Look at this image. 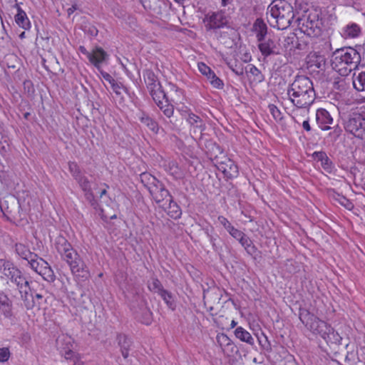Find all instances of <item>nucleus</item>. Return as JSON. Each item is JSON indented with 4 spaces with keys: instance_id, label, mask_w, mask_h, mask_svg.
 <instances>
[{
    "instance_id": "nucleus-30",
    "label": "nucleus",
    "mask_w": 365,
    "mask_h": 365,
    "mask_svg": "<svg viewBox=\"0 0 365 365\" xmlns=\"http://www.w3.org/2000/svg\"><path fill=\"white\" fill-rule=\"evenodd\" d=\"M245 72L247 75H250L252 81L255 83H261L264 80V75L262 73V72L252 64H249L245 68Z\"/></svg>"
},
{
    "instance_id": "nucleus-17",
    "label": "nucleus",
    "mask_w": 365,
    "mask_h": 365,
    "mask_svg": "<svg viewBox=\"0 0 365 365\" xmlns=\"http://www.w3.org/2000/svg\"><path fill=\"white\" fill-rule=\"evenodd\" d=\"M186 120L187 123L190 125V126L192 128L193 133H199L200 135L201 136L202 132L206 128V125L203 120L198 115L191 112L187 113Z\"/></svg>"
},
{
    "instance_id": "nucleus-49",
    "label": "nucleus",
    "mask_w": 365,
    "mask_h": 365,
    "mask_svg": "<svg viewBox=\"0 0 365 365\" xmlns=\"http://www.w3.org/2000/svg\"><path fill=\"white\" fill-rule=\"evenodd\" d=\"M110 86L113 92H115L116 95H120L121 90H123L126 93L128 92L127 88L125 87L121 83L117 82L116 81H115Z\"/></svg>"
},
{
    "instance_id": "nucleus-12",
    "label": "nucleus",
    "mask_w": 365,
    "mask_h": 365,
    "mask_svg": "<svg viewBox=\"0 0 365 365\" xmlns=\"http://www.w3.org/2000/svg\"><path fill=\"white\" fill-rule=\"evenodd\" d=\"M200 72L209 81L210 83L215 88L222 89L224 87L223 81L218 78L214 71L205 63L200 62L198 63Z\"/></svg>"
},
{
    "instance_id": "nucleus-52",
    "label": "nucleus",
    "mask_w": 365,
    "mask_h": 365,
    "mask_svg": "<svg viewBox=\"0 0 365 365\" xmlns=\"http://www.w3.org/2000/svg\"><path fill=\"white\" fill-rule=\"evenodd\" d=\"M339 197L340 198L338 200L341 205L344 206L346 208H347L349 210L354 207L352 202L349 200H348L347 198H346L344 196L339 195Z\"/></svg>"
},
{
    "instance_id": "nucleus-8",
    "label": "nucleus",
    "mask_w": 365,
    "mask_h": 365,
    "mask_svg": "<svg viewBox=\"0 0 365 365\" xmlns=\"http://www.w3.org/2000/svg\"><path fill=\"white\" fill-rule=\"evenodd\" d=\"M344 129L355 137L362 139L365 135V115L359 113L350 114L344 122Z\"/></svg>"
},
{
    "instance_id": "nucleus-20",
    "label": "nucleus",
    "mask_w": 365,
    "mask_h": 365,
    "mask_svg": "<svg viewBox=\"0 0 365 365\" xmlns=\"http://www.w3.org/2000/svg\"><path fill=\"white\" fill-rule=\"evenodd\" d=\"M144 81L146 84L149 93L155 91L161 86L158 79L154 72L150 69H146L143 71Z\"/></svg>"
},
{
    "instance_id": "nucleus-33",
    "label": "nucleus",
    "mask_w": 365,
    "mask_h": 365,
    "mask_svg": "<svg viewBox=\"0 0 365 365\" xmlns=\"http://www.w3.org/2000/svg\"><path fill=\"white\" fill-rule=\"evenodd\" d=\"M150 94L158 106L170 101L165 91L162 89V86L150 92Z\"/></svg>"
},
{
    "instance_id": "nucleus-50",
    "label": "nucleus",
    "mask_w": 365,
    "mask_h": 365,
    "mask_svg": "<svg viewBox=\"0 0 365 365\" xmlns=\"http://www.w3.org/2000/svg\"><path fill=\"white\" fill-rule=\"evenodd\" d=\"M11 353L8 347L0 348V362H6L9 360Z\"/></svg>"
},
{
    "instance_id": "nucleus-58",
    "label": "nucleus",
    "mask_w": 365,
    "mask_h": 365,
    "mask_svg": "<svg viewBox=\"0 0 365 365\" xmlns=\"http://www.w3.org/2000/svg\"><path fill=\"white\" fill-rule=\"evenodd\" d=\"M11 302L6 296L0 297V308L1 307L10 306Z\"/></svg>"
},
{
    "instance_id": "nucleus-26",
    "label": "nucleus",
    "mask_w": 365,
    "mask_h": 365,
    "mask_svg": "<svg viewBox=\"0 0 365 365\" xmlns=\"http://www.w3.org/2000/svg\"><path fill=\"white\" fill-rule=\"evenodd\" d=\"M167 202H169V205L165 208V211L167 212L168 215L174 220L180 219L182 215V210L180 206L173 200V197L168 199Z\"/></svg>"
},
{
    "instance_id": "nucleus-1",
    "label": "nucleus",
    "mask_w": 365,
    "mask_h": 365,
    "mask_svg": "<svg viewBox=\"0 0 365 365\" xmlns=\"http://www.w3.org/2000/svg\"><path fill=\"white\" fill-rule=\"evenodd\" d=\"M55 248L76 279L85 281L91 277L88 267L83 259L64 237L59 235L56 238Z\"/></svg>"
},
{
    "instance_id": "nucleus-35",
    "label": "nucleus",
    "mask_w": 365,
    "mask_h": 365,
    "mask_svg": "<svg viewBox=\"0 0 365 365\" xmlns=\"http://www.w3.org/2000/svg\"><path fill=\"white\" fill-rule=\"evenodd\" d=\"M217 220L220 225L223 226V227L233 238L237 237V235H239V232L241 230L235 228L225 217L220 215Z\"/></svg>"
},
{
    "instance_id": "nucleus-40",
    "label": "nucleus",
    "mask_w": 365,
    "mask_h": 365,
    "mask_svg": "<svg viewBox=\"0 0 365 365\" xmlns=\"http://www.w3.org/2000/svg\"><path fill=\"white\" fill-rule=\"evenodd\" d=\"M159 295L162 297L169 308H170L172 310L175 309L176 305L173 299V294L170 292L164 289L159 294Z\"/></svg>"
},
{
    "instance_id": "nucleus-61",
    "label": "nucleus",
    "mask_w": 365,
    "mask_h": 365,
    "mask_svg": "<svg viewBox=\"0 0 365 365\" xmlns=\"http://www.w3.org/2000/svg\"><path fill=\"white\" fill-rule=\"evenodd\" d=\"M78 50L81 53L85 55L88 58V60H89L90 57L92 56L91 54V52L88 51L83 46H80Z\"/></svg>"
},
{
    "instance_id": "nucleus-42",
    "label": "nucleus",
    "mask_w": 365,
    "mask_h": 365,
    "mask_svg": "<svg viewBox=\"0 0 365 365\" xmlns=\"http://www.w3.org/2000/svg\"><path fill=\"white\" fill-rule=\"evenodd\" d=\"M40 275L48 282H53L56 279V275L49 264L41 272Z\"/></svg>"
},
{
    "instance_id": "nucleus-56",
    "label": "nucleus",
    "mask_w": 365,
    "mask_h": 365,
    "mask_svg": "<svg viewBox=\"0 0 365 365\" xmlns=\"http://www.w3.org/2000/svg\"><path fill=\"white\" fill-rule=\"evenodd\" d=\"M86 32L91 36H96L98 31L94 26H89L86 29Z\"/></svg>"
},
{
    "instance_id": "nucleus-25",
    "label": "nucleus",
    "mask_w": 365,
    "mask_h": 365,
    "mask_svg": "<svg viewBox=\"0 0 365 365\" xmlns=\"http://www.w3.org/2000/svg\"><path fill=\"white\" fill-rule=\"evenodd\" d=\"M117 340L123 357L124 359H127L132 345L130 339H129L126 335L120 334L118 335Z\"/></svg>"
},
{
    "instance_id": "nucleus-16",
    "label": "nucleus",
    "mask_w": 365,
    "mask_h": 365,
    "mask_svg": "<svg viewBox=\"0 0 365 365\" xmlns=\"http://www.w3.org/2000/svg\"><path fill=\"white\" fill-rule=\"evenodd\" d=\"M299 319L301 322L307 327L314 334L315 330L319 324L318 322H321L319 318L311 314L307 310H302L299 314Z\"/></svg>"
},
{
    "instance_id": "nucleus-47",
    "label": "nucleus",
    "mask_w": 365,
    "mask_h": 365,
    "mask_svg": "<svg viewBox=\"0 0 365 365\" xmlns=\"http://www.w3.org/2000/svg\"><path fill=\"white\" fill-rule=\"evenodd\" d=\"M268 108L270 113L276 121H280L283 118L281 111L275 105L270 104Z\"/></svg>"
},
{
    "instance_id": "nucleus-14",
    "label": "nucleus",
    "mask_w": 365,
    "mask_h": 365,
    "mask_svg": "<svg viewBox=\"0 0 365 365\" xmlns=\"http://www.w3.org/2000/svg\"><path fill=\"white\" fill-rule=\"evenodd\" d=\"M319 324L314 334L321 336L327 343L332 342L335 339L334 329L324 321L318 322Z\"/></svg>"
},
{
    "instance_id": "nucleus-19",
    "label": "nucleus",
    "mask_w": 365,
    "mask_h": 365,
    "mask_svg": "<svg viewBox=\"0 0 365 365\" xmlns=\"http://www.w3.org/2000/svg\"><path fill=\"white\" fill-rule=\"evenodd\" d=\"M89 61L98 69L101 64L108 58V54L101 47H96L91 53Z\"/></svg>"
},
{
    "instance_id": "nucleus-32",
    "label": "nucleus",
    "mask_w": 365,
    "mask_h": 365,
    "mask_svg": "<svg viewBox=\"0 0 365 365\" xmlns=\"http://www.w3.org/2000/svg\"><path fill=\"white\" fill-rule=\"evenodd\" d=\"M361 34V28L355 23L346 25L343 29V36L347 38L358 37Z\"/></svg>"
},
{
    "instance_id": "nucleus-11",
    "label": "nucleus",
    "mask_w": 365,
    "mask_h": 365,
    "mask_svg": "<svg viewBox=\"0 0 365 365\" xmlns=\"http://www.w3.org/2000/svg\"><path fill=\"white\" fill-rule=\"evenodd\" d=\"M149 193L157 204H160L165 200L167 202L168 199L173 197L168 190L165 188L164 184L160 181L151 187Z\"/></svg>"
},
{
    "instance_id": "nucleus-10",
    "label": "nucleus",
    "mask_w": 365,
    "mask_h": 365,
    "mask_svg": "<svg viewBox=\"0 0 365 365\" xmlns=\"http://www.w3.org/2000/svg\"><path fill=\"white\" fill-rule=\"evenodd\" d=\"M56 342L60 349H64L65 358L73 361V365H83V362L81 361L78 355L76 354L71 349V346H72L71 337L67 336L58 337Z\"/></svg>"
},
{
    "instance_id": "nucleus-63",
    "label": "nucleus",
    "mask_w": 365,
    "mask_h": 365,
    "mask_svg": "<svg viewBox=\"0 0 365 365\" xmlns=\"http://www.w3.org/2000/svg\"><path fill=\"white\" fill-rule=\"evenodd\" d=\"M302 127L305 130L308 132L310 131L312 129L308 120H306L303 122Z\"/></svg>"
},
{
    "instance_id": "nucleus-29",
    "label": "nucleus",
    "mask_w": 365,
    "mask_h": 365,
    "mask_svg": "<svg viewBox=\"0 0 365 365\" xmlns=\"http://www.w3.org/2000/svg\"><path fill=\"white\" fill-rule=\"evenodd\" d=\"M16 253L22 259L29 262L30 259L37 257V255L31 252L29 249L21 243H17L15 245Z\"/></svg>"
},
{
    "instance_id": "nucleus-64",
    "label": "nucleus",
    "mask_w": 365,
    "mask_h": 365,
    "mask_svg": "<svg viewBox=\"0 0 365 365\" xmlns=\"http://www.w3.org/2000/svg\"><path fill=\"white\" fill-rule=\"evenodd\" d=\"M21 339H22V341H24V342L26 343V342L30 341L31 336L26 332V333H23L22 335H21Z\"/></svg>"
},
{
    "instance_id": "nucleus-51",
    "label": "nucleus",
    "mask_w": 365,
    "mask_h": 365,
    "mask_svg": "<svg viewBox=\"0 0 365 365\" xmlns=\"http://www.w3.org/2000/svg\"><path fill=\"white\" fill-rule=\"evenodd\" d=\"M32 300L31 302H34V307L36 304L38 306H41L43 303L44 296L41 293H35L34 294H31Z\"/></svg>"
},
{
    "instance_id": "nucleus-7",
    "label": "nucleus",
    "mask_w": 365,
    "mask_h": 365,
    "mask_svg": "<svg viewBox=\"0 0 365 365\" xmlns=\"http://www.w3.org/2000/svg\"><path fill=\"white\" fill-rule=\"evenodd\" d=\"M0 271L17 288L22 289V285L27 284L28 280L23 275L21 271L10 261L0 259Z\"/></svg>"
},
{
    "instance_id": "nucleus-38",
    "label": "nucleus",
    "mask_w": 365,
    "mask_h": 365,
    "mask_svg": "<svg viewBox=\"0 0 365 365\" xmlns=\"http://www.w3.org/2000/svg\"><path fill=\"white\" fill-rule=\"evenodd\" d=\"M18 289L21 294V298L24 302L26 308L27 309L33 308L34 302H31V301H29V291L30 290L29 281H27V284L22 285V289L18 288Z\"/></svg>"
},
{
    "instance_id": "nucleus-37",
    "label": "nucleus",
    "mask_w": 365,
    "mask_h": 365,
    "mask_svg": "<svg viewBox=\"0 0 365 365\" xmlns=\"http://www.w3.org/2000/svg\"><path fill=\"white\" fill-rule=\"evenodd\" d=\"M140 179L141 182L148 189V191L151 189L152 186H154L160 181L155 176L146 172L140 175Z\"/></svg>"
},
{
    "instance_id": "nucleus-48",
    "label": "nucleus",
    "mask_w": 365,
    "mask_h": 365,
    "mask_svg": "<svg viewBox=\"0 0 365 365\" xmlns=\"http://www.w3.org/2000/svg\"><path fill=\"white\" fill-rule=\"evenodd\" d=\"M243 247L250 255H255L257 252V248L250 239L249 242H246L245 245H243Z\"/></svg>"
},
{
    "instance_id": "nucleus-55",
    "label": "nucleus",
    "mask_w": 365,
    "mask_h": 365,
    "mask_svg": "<svg viewBox=\"0 0 365 365\" xmlns=\"http://www.w3.org/2000/svg\"><path fill=\"white\" fill-rule=\"evenodd\" d=\"M168 166L172 175H176L178 173V166L175 161L170 162Z\"/></svg>"
},
{
    "instance_id": "nucleus-41",
    "label": "nucleus",
    "mask_w": 365,
    "mask_h": 365,
    "mask_svg": "<svg viewBox=\"0 0 365 365\" xmlns=\"http://www.w3.org/2000/svg\"><path fill=\"white\" fill-rule=\"evenodd\" d=\"M171 101H174L171 100ZM158 107L168 118H170L173 115L174 106L170 103V101H169L168 103L161 104Z\"/></svg>"
},
{
    "instance_id": "nucleus-43",
    "label": "nucleus",
    "mask_w": 365,
    "mask_h": 365,
    "mask_svg": "<svg viewBox=\"0 0 365 365\" xmlns=\"http://www.w3.org/2000/svg\"><path fill=\"white\" fill-rule=\"evenodd\" d=\"M217 342L222 348L223 351H225L224 348L228 346H232V340L226 335L225 334H219L217 336Z\"/></svg>"
},
{
    "instance_id": "nucleus-6",
    "label": "nucleus",
    "mask_w": 365,
    "mask_h": 365,
    "mask_svg": "<svg viewBox=\"0 0 365 365\" xmlns=\"http://www.w3.org/2000/svg\"><path fill=\"white\" fill-rule=\"evenodd\" d=\"M295 23L299 29L309 37H317L322 34V19L316 12L309 13L302 18H297Z\"/></svg>"
},
{
    "instance_id": "nucleus-2",
    "label": "nucleus",
    "mask_w": 365,
    "mask_h": 365,
    "mask_svg": "<svg viewBox=\"0 0 365 365\" xmlns=\"http://www.w3.org/2000/svg\"><path fill=\"white\" fill-rule=\"evenodd\" d=\"M287 94L294 106L307 110L316 98L312 81L304 76H298L295 78L287 90Z\"/></svg>"
},
{
    "instance_id": "nucleus-9",
    "label": "nucleus",
    "mask_w": 365,
    "mask_h": 365,
    "mask_svg": "<svg viewBox=\"0 0 365 365\" xmlns=\"http://www.w3.org/2000/svg\"><path fill=\"white\" fill-rule=\"evenodd\" d=\"M204 22L205 23V28L208 31L225 26L228 20L225 13L220 11L207 14L204 19Z\"/></svg>"
},
{
    "instance_id": "nucleus-36",
    "label": "nucleus",
    "mask_w": 365,
    "mask_h": 365,
    "mask_svg": "<svg viewBox=\"0 0 365 365\" xmlns=\"http://www.w3.org/2000/svg\"><path fill=\"white\" fill-rule=\"evenodd\" d=\"M309 58L310 67L315 66L320 70H324L325 68L326 59L324 56L314 53L313 54H310Z\"/></svg>"
},
{
    "instance_id": "nucleus-44",
    "label": "nucleus",
    "mask_w": 365,
    "mask_h": 365,
    "mask_svg": "<svg viewBox=\"0 0 365 365\" xmlns=\"http://www.w3.org/2000/svg\"><path fill=\"white\" fill-rule=\"evenodd\" d=\"M148 289L158 294L165 289L160 281L157 278L153 279L152 283L148 285Z\"/></svg>"
},
{
    "instance_id": "nucleus-59",
    "label": "nucleus",
    "mask_w": 365,
    "mask_h": 365,
    "mask_svg": "<svg viewBox=\"0 0 365 365\" xmlns=\"http://www.w3.org/2000/svg\"><path fill=\"white\" fill-rule=\"evenodd\" d=\"M264 337H265V344H262V340L258 339L259 343L264 349H265L267 351H269V350H271V344L269 342V341L267 340V336H264Z\"/></svg>"
},
{
    "instance_id": "nucleus-5",
    "label": "nucleus",
    "mask_w": 365,
    "mask_h": 365,
    "mask_svg": "<svg viewBox=\"0 0 365 365\" xmlns=\"http://www.w3.org/2000/svg\"><path fill=\"white\" fill-rule=\"evenodd\" d=\"M210 151V158L217 169L222 171L227 178H233L238 175V167L235 162L224 155L220 145L213 143Z\"/></svg>"
},
{
    "instance_id": "nucleus-18",
    "label": "nucleus",
    "mask_w": 365,
    "mask_h": 365,
    "mask_svg": "<svg viewBox=\"0 0 365 365\" xmlns=\"http://www.w3.org/2000/svg\"><path fill=\"white\" fill-rule=\"evenodd\" d=\"M316 120L323 130H329L331 128L327 124H331L333 118L329 113L324 108H319L316 113Z\"/></svg>"
},
{
    "instance_id": "nucleus-15",
    "label": "nucleus",
    "mask_w": 365,
    "mask_h": 365,
    "mask_svg": "<svg viewBox=\"0 0 365 365\" xmlns=\"http://www.w3.org/2000/svg\"><path fill=\"white\" fill-rule=\"evenodd\" d=\"M11 200V205H14L15 208L14 210L9 206L8 201L6 200L0 204L1 212H2L3 215L9 221L16 218L17 214L19 213V210L21 208V206L18 202H16L13 198Z\"/></svg>"
},
{
    "instance_id": "nucleus-22",
    "label": "nucleus",
    "mask_w": 365,
    "mask_h": 365,
    "mask_svg": "<svg viewBox=\"0 0 365 365\" xmlns=\"http://www.w3.org/2000/svg\"><path fill=\"white\" fill-rule=\"evenodd\" d=\"M76 180L78 182L82 190L84 192L86 198L90 201L92 205H93L92 202L94 201V195L92 191L91 182L86 176L82 175L77 178Z\"/></svg>"
},
{
    "instance_id": "nucleus-39",
    "label": "nucleus",
    "mask_w": 365,
    "mask_h": 365,
    "mask_svg": "<svg viewBox=\"0 0 365 365\" xmlns=\"http://www.w3.org/2000/svg\"><path fill=\"white\" fill-rule=\"evenodd\" d=\"M140 122L147 126L150 130L153 133H157L158 132V124L156 121H155L153 118H151L148 115H143L140 118Z\"/></svg>"
},
{
    "instance_id": "nucleus-60",
    "label": "nucleus",
    "mask_w": 365,
    "mask_h": 365,
    "mask_svg": "<svg viewBox=\"0 0 365 365\" xmlns=\"http://www.w3.org/2000/svg\"><path fill=\"white\" fill-rule=\"evenodd\" d=\"M101 74L103 78L110 85L115 81L109 73L106 72H101Z\"/></svg>"
},
{
    "instance_id": "nucleus-31",
    "label": "nucleus",
    "mask_w": 365,
    "mask_h": 365,
    "mask_svg": "<svg viewBox=\"0 0 365 365\" xmlns=\"http://www.w3.org/2000/svg\"><path fill=\"white\" fill-rule=\"evenodd\" d=\"M235 335L237 339L243 342H246L252 346L255 344V340L250 333L242 327H238L235 330Z\"/></svg>"
},
{
    "instance_id": "nucleus-46",
    "label": "nucleus",
    "mask_w": 365,
    "mask_h": 365,
    "mask_svg": "<svg viewBox=\"0 0 365 365\" xmlns=\"http://www.w3.org/2000/svg\"><path fill=\"white\" fill-rule=\"evenodd\" d=\"M68 170L75 180L81 175L80 168L76 162L68 163Z\"/></svg>"
},
{
    "instance_id": "nucleus-45",
    "label": "nucleus",
    "mask_w": 365,
    "mask_h": 365,
    "mask_svg": "<svg viewBox=\"0 0 365 365\" xmlns=\"http://www.w3.org/2000/svg\"><path fill=\"white\" fill-rule=\"evenodd\" d=\"M165 3L161 0H153V4L150 5V9L155 14L160 15L163 14V6Z\"/></svg>"
},
{
    "instance_id": "nucleus-24",
    "label": "nucleus",
    "mask_w": 365,
    "mask_h": 365,
    "mask_svg": "<svg viewBox=\"0 0 365 365\" xmlns=\"http://www.w3.org/2000/svg\"><path fill=\"white\" fill-rule=\"evenodd\" d=\"M15 6L17 9V14L15 16L16 24L25 30H29L31 27V24L26 14L18 4H16Z\"/></svg>"
},
{
    "instance_id": "nucleus-34",
    "label": "nucleus",
    "mask_w": 365,
    "mask_h": 365,
    "mask_svg": "<svg viewBox=\"0 0 365 365\" xmlns=\"http://www.w3.org/2000/svg\"><path fill=\"white\" fill-rule=\"evenodd\" d=\"M29 264L31 268L38 274H41V272L47 267L48 263L45 261L43 258L37 257L29 259Z\"/></svg>"
},
{
    "instance_id": "nucleus-21",
    "label": "nucleus",
    "mask_w": 365,
    "mask_h": 365,
    "mask_svg": "<svg viewBox=\"0 0 365 365\" xmlns=\"http://www.w3.org/2000/svg\"><path fill=\"white\" fill-rule=\"evenodd\" d=\"M312 157L315 160L321 163V166L326 172L328 173L332 172L334 168L333 163L325 152L316 151L312 154Z\"/></svg>"
},
{
    "instance_id": "nucleus-57",
    "label": "nucleus",
    "mask_w": 365,
    "mask_h": 365,
    "mask_svg": "<svg viewBox=\"0 0 365 365\" xmlns=\"http://www.w3.org/2000/svg\"><path fill=\"white\" fill-rule=\"evenodd\" d=\"M3 313L6 318L10 319L13 317L11 303L10 304V306L6 307V309L3 311Z\"/></svg>"
},
{
    "instance_id": "nucleus-62",
    "label": "nucleus",
    "mask_w": 365,
    "mask_h": 365,
    "mask_svg": "<svg viewBox=\"0 0 365 365\" xmlns=\"http://www.w3.org/2000/svg\"><path fill=\"white\" fill-rule=\"evenodd\" d=\"M77 9H78V6L76 4H73L71 7L67 9L68 16H70Z\"/></svg>"
},
{
    "instance_id": "nucleus-23",
    "label": "nucleus",
    "mask_w": 365,
    "mask_h": 365,
    "mask_svg": "<svg viewBox=\"0 0 365 365\" xmlns=\"http://www.w3.org/2000/svg\"><path fill=\"white\" fill-rule=\"evenodd\" d=\"M352 80L354 88L356 91H365V67L358 68V71L354 72Z\"/></svg>"
},
{
    "instance_id": "nucleus-13",
    "label": "nucleus",
    "mask_w": 365,
    "mask_h": 365,
    "mask_svg": "<svg viewBox=\"0 0 365 365\" xmlns=\"http://www.w3.org/2000/svg\"><path fill=\"white\" fill-rule=\"evenodd\" d=\"M258 48L262 53V55L264 57H267L271 55H279L280 51L279 45L271 38H265L259 41Z\"/></svg>"
},
{
    "instance_id": "nucleus-53",
    "label": "nucleus",
    "mask_w": 365,
    "mask_h": 365,
    "mask_svg": "<svg viewBox=\"0 0 365 365\" xmlns=\"http://www.w3.org/2000/svg\"><path fill=\"white\" fill-rule=\"evenodd\" d=\"M235 240L239 241L240 245L243 247L246 242H250V237H248L243 232L240 231L239 232V235L237 237H235Z\"/></svg>"
},
{
    "instance_id": "nucleus-3",
    "label": "nucleus",
    "mask_w": 365,
    "mask_h": 365,
    "mask_svg": "<svg viewBox=\"0 0 365 365\" xmlns=\"http://www.w3.org/2000/svg\"><path fill=\"white\" fill-rule=\"evenodd\" d=\"M361 62L360 53L352 47H344L332 53L331 65L332 68L342 76H348L358 68Z\"/></svg>"
},
{
    "instance_id": "nucleus-28",
    "label": "nucleus",
    "mask_w": 365,
    "mask_h": 365,
    "mask_svg": "<svg viewBox=\"0 0 365 365\" xmlns=\"http://www.w3.org/2000/svg\"><path fill=\"white\" fill-rule=\"evenodd\" d=\"M253 28L258 41L265 39L267 26L262 19H257L254 24Z\"/></svg>"
},
{
    "instance_id": "nucleus-27",
    "label": "nucleus",
    "mask_w": 365,
    "mask_h": 365,
    "mask_svg": "<svg viewBox=\"0 0 365 365\" xmlns=\"http://www.w3.org/2000/svg\"><path fill=\"white\" fill-rule=\"evenodd\" d=\"M203 230L206 236L209 238L212 247L215 252H220L222 250V247L217 243V240H220V237L215 232V230L212 227H204Z\"/></svg>"
},
{
    "instance_id": "nucleus-4",
    "label": "nucleus",
    "mask_w": 365,
    "mask_h": 365,
    "mask_svg": "<svg viewBox=\"0 0 365 365\" xmlns=\"http://www.w3.org/2000/svg\"><path fill=\"white\" fill-rule=\"evenodd\" d=\"M268 21L273 27L279 30L288 28L294 21V11L292 6L285 0H274L267 9Z\"/></svg>"
},
{
    "instance_id": "nucleus-54",
    "label": "nucleus",
    "mask_w": 365,
    "mask_h": 365,
    "mask_svg": "<svg viewBox=\"0 0 365 365\" xmlns=\"http://www.w3.org/2000/svg\"><path fill=\"white\" fill-rule=\"evenodd\" d=\"M232 72H234L237 76H241L244 74V69L241 66H237V64H235V66L232 65L229 66Z\"/></svg>"
}]
</instances>
